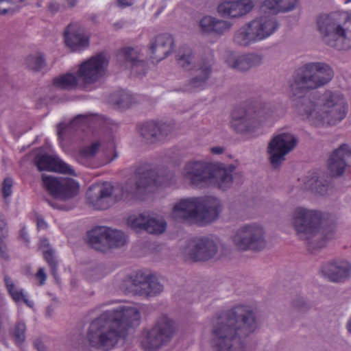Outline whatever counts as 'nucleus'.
<instances>
[{"label":"nucleus","mask_w":351,"mask_h":351,"mask_svg":"<svg viewBox=\"0 0 351 351\" xmlns=\"http://www.w3.org/2000/svg\"><path fill=\"white\" fill-rule=\"evenodd\" d=\"M213 154H221L224 152V148L223 147H213L210 149Z\"/></svg>","instance_id":"61"},{"label":"nucleus","mask_w":351,"mask_h":351,"mask_svg":"<svg viewBox=\"0 0 351 351\" xmlns=\"http://www.w3.org/2000/svg\"><path fill=\"white\" fill-rule=\"evenodd\" d=\"M43 253L45 261L47 262L51 268V273L52 276L55 279L58 280V263L53 256V250L52 249L44 250Z\"/></svg>","instance_id":"49"},{"label":"nucleus","mask_w":351,"mask_h":351,"mask_svg":"<svg viewBox=\"0 0 351 351\" xmlns=\"http://www.w3.org/2000/svg\"><path fill=\"white\" fill-rule=\"evenodd\" d=\"M34 162L40 171H55L62 174L77 176L75 169L70 165L55 156L37 154L34 159Z\"/></svg>","instance_id":"17"},{"label":"nucleus","mask_w":351,"mask_h":351,"mask_svg":"<svg viewBox=\"0 0 351 351\" xmlns=\"http://www.w3.org/2000/svg\"><path fill=\"white\" fill-rule=\"evenodd\" d=\"M36 276L38 278H40V285L44 284V282L46 280V274L45 273L44 269L40 268L37 272Z\"/></svg>","instance_id":"57"},{"label":"nucleus","mask_w":351,"mask_h":351,"mask_svg":"<svg viewBox=\"0 0 351 351\" xmlns=\"http://www.w3.org/2000/svg\"><path fill=\"white\" fill-rule=\"evenodd\" d=\"M25 62L29 69L38 71L45 66V60L43 55L34 54L27 56Z\"/></svg>","instance_id":"44"},{"label":"nucleus","mask_w":351,"mask_h":351,"mask_svg":"<svg viewBox=\"0 0 351 351\" xmlns=\"http://www.w3.org/2000/svg\"><path fill=\"white\" fill-rule=\"evenodd\" d=\"M172 217L176 221H182L188 219L199 221L198 198L182 199L173 208Z\"/></svg>","instance_id":"25"},{"label":"nucleus","mask_w":351,"mask_h":351,"mask_svg":"<svg viewBox=\"0 0 351 351\" xmlns=\"http://www.w3.org/2000/svg\"><path fill=\"white\" fill-rule=\"evenodd\" d=\"M14 5L12 0H0V15H13L19 11L20 7Z\"/></svg>","instance_id":"47"},{"label":"nucleus","mask_w":351,"mask_h":351,"mask_svg":"<svg viewBox=\"0 0 351 351\" xmlns=\"http://www.w3.org/2000/svg\"><path fill=\"white\" fill-rule=\"evenodd\" d=\"M99 271H101L100 267L95 268L91 271L90 276L93 280H97L103 277L104 274L101 273L98 274Z\"/></svg>","instance_id":"56"},{"label":"nucleus","mask_w":351,"mask_h":351,"mask_svg":"<svg viewBox=\"0 0 351 351\" xmlns=\"http://www.w3.org/2000/svg\"><path fill=\"white\" fill-rule=\"evenodd\" d=\"M101 145V143L99 141L95 142L91 144L90 146L84 147L82 150V154L87 158L94 156L97 151L99 150V147Z\"/></svg>","instance_id":"50"},{"label":"nucleus","mask_w":351,"mask_h":351,"mask_svg":"<svg viewBox=\"0 0 351 351\" xmlns=\"http://www.w3.org/2000/svg\"><path fill=\"white\" fill-rule=\"evenodd\" d=\"M135 186L132 181L123 186H113L110 182L93 184L88 189L87 203L97 210H105L123 198L152 191L159 184L156 171L149 165L137 168Z\"/></svg>","instance_id":"3"},{"label":"nucleus","mask_w":351,"mask_h":351,"mask_svg":"<svg viewBox=\"0 0 351 351\" xmlns=\"http://www.w3.org/2000/svg\"><path fill=\"white\" fill-rule=\"evenodd\" d=\"M351 162V149L342 144L331 154L328 160V169L332 176H341Z\"/></svg>","instance_id":"22"},{"label":"nucleus","mask_w":351,"mask_h":351,"mask_svg":"<svg viewBox=\"0 0 351 351\" xmlns=\"http://www.w3.org/2000/svg\"><path fill=\"white\" fill-rule=\"evenodd\" d=\"M174 40L169 34H161L154 37L149 45L150 58L159 62L166 58L174 49Z\"/></svg>","instance_id":"19"},{"label":"nucleus","mask_w":351,"mask_h":351,"mask_svg":"<svg viewBox=\"0 0 351 351\" xmlns=\"http://www.w3.org/2000/svg\"><path fill=\"white\" fill-rule=\"evenodd\" d=\"M3 240L4 239H0V256L5 259H8V256L6 253L5 244Z\"/></svg>","instance_id":"55"},{"label":"nucleus","mask_w":351,"mask_h":351,"mask_svg":"<svg viewBox=\"0 0 351 351\" xmlns=\"http://www.w3.org/2000/svg\"><path fill=\"white\" fill-rule=\"evenodd\" d=\"M8 236V226L5 216L0 213V239H4Z\"/></svg>","instance_id":"53"},{"label":"nucleus","mask_w":351,"mask_h":351,"mask_svg":"<svg viewBox=\"0 0 351 351\" xmlns=\"http://www.w3.org/2000/svg\"><path fill=\"white\" fill-rule=\"evenodd\" d=\"M4 282L9 294L15 302L19 303L23 301L27 306L30 308L33 307L34 302L27 299L23 289L19 290L16 287L10 277L7 275L5 276Z\"/></svg>","instance_id":"35"},{"label":"nucleus","mask_w":351,"mask_h":351,"mask_svg":"<svg viewBox=\"0 0 351 351\" xmlns=\"http://www.w3.org/2000/svg\"><path fill=\"white\" fill-rule=\"evenodd\" d=\"M259 126L252 109H239L232 114L231 127L237 133L246 134L253 132Z\"/></svg>","instance_id":"18"},{"label":"nucleus","mask_w":351,"mask_h":351,"mask_svg":"<svg viewBox=\"0 0 351 351\" xmlns=\"http://www.w3.org/2000/svg\"><path fill=\"white\" fill-rule=\"evenodd\" d=\"M147 217V215L145 214L130 216L128 219V223L133 229L145 230Z\"/></svg>","instance_id":"46"},{"label":"nucleus","mask_w":351,"mask_h":351,"mask_svg":"<svg viewBox=\"0 0 351 351\" xmlns=\"http://www.w3.org/2000/svg\"><path fill=\"white\" fill-rule=\"evenodd\" d=\"M197 198L199 221L209 223L217 219L221 210L220 201L212 196Z\"/></svg>","instance_id":"27"},{"label":"nucleus","mask_w":351,"mask_h":351,"mask_svg":"<svg viewBox=\"0 0 351 351\" xmlns=\"http://www.w3.org/2000/svg\"><path fill=\"white\" fill-rule=\"evenodd\" d=\"M37 227L39 230H45L47 227V223L44 221L43 218L38 217L37 218Z\"/></svg>","instance_id":"60"},{"label":"nucleus","mask_w":351,"mask_h":351,"mask_svg":"<svg viewBox=\"0 0 351 351\" xmlns=\"http://www.w3.org/2000/svg\"><path fill=\"white\" fill-rule=\"evenodd\" d=\"M64 43L71 51H81L89 45L88 38L77 25L69 24L64 32Z\"/></svg>","instance_id":"28"},{"label":"nucleus","mask_w":351,"mask_h":351,"mask_svg":"<svg viewBox=\"0 0 351 351\" xmlns=\"http://www.w3.org/2000/svg\"><path fill=\"white\" fill-rule=\"evenodd\" d=\"M117 3L120 7H126L132 4V0H117Z\"/></svg>","instance_id":"62"},{"label":"nucleus","mask_w":351,"mask_h":351,"mask_svg":"<svg viewBox=\"0 0 351 351\" xmlns=\"http://www.w3.org/2000/svg\"><path fill=\"white\" fill-rule=\"evenodd\" d=\"M323 275L333 282H344L351 276V264L346 261H333L322 265Z\"/></svg>","instance_id":"21"},{"label":"nucleus","mask_w":351,"mask_h":351,"mask_svg":"<svg viewBox=\"0 0 351 351\" xmlns=\"http://www.w3.org/2000/svg\"><path fill=\"white\" fill-rule=\"evenodd\" d=\"M13 180L10 178H5L2 183L1 191L4 198H7L12 195Z\"/></svg>","instance_id":"52"},{"label":"nucleus","mask_w":351,"mask_h":351,"mask_svg":"<svg viewBox=\"0 0 351 351\" xmlns=\"http://www.w3.org/2000/svg\"><path fill=\"white\" fill-rule=\"evenodd\" d=\"M125 337L123 328L117 325L105 312L92 322L86 335L90 346L103 351L115 348L123 342Z\"/></svg>","instance_id":"6"},{"label":"nucleus","mask_w":351,"mask_h":351,"mask_svg":"<svg viewBox=\"0 0 351 351\" xmlns=\"http://www.w3.org/2000/svg\"><path fill=\"white\" fill-rule=\"evenodd\" d=\"M107 239V248L119 247L126 243V237L125 234L120 230L109 228V235Z\"/></svg>","instance_id":"40"},{"label":"nucleus","mask_w":351,"mask_h":351,"mask_svg":"<svg viewBox=\"0 0 351 351\" xmlns=\"http://www.w3.org/2000/svg\"><path fill=\"white\" fill-rule=\"evenodd\" d=\"M41 178L44 188L56 199L69 200L79 193L80 185L72 178H58L44 173Z\"/></svg>","instance_id":"10"},{"label":"nucleus","mask_w":351,"mask_h":351,"mask_svg":"<svg viewBox=\"0 0 351 351\" xmlns=\"http://www.w3.org/2000/svg\"><path fill=\"white\" fill-rule=\"evenodd\" d=\"M316 29L321 42L328 47L339 51L351 49V20L348 12L318 16Z\"/></svg>","instance_id":"5"},{"label":"nucleus","mask_w":351,"mask_h":351,"mask_svg":"<svg viewBox=\"0 0 351 351\" xmlns=\"http://www.w3.org/2000/svg\"><path fill=\"white\" fill-rule=\"evenodd\" d=\"M235 169L233 165L212 163L210 183L215 184L222 191H226L232 185Z\"/></svg>","instance_id":"20"},{"label":"nucleus","mask_w":351,"mask_h":351,"mask_svg":"<svg viewBox=\"0 0 351 351\" xmlns=\"http://www.w3.org/2000/svg\"><path fill=\"white\" fill-rule=\"evenodd\" d=\"M112 27L114 28V29H119L121 28H122L123 27V23L121 22H117V23H115L112 25Z\"/></svg>","instance_id":"64"},{"label":"nucleus","mask_w":351,"mask_h":351,"mask_svg":"<svg viewBox=\"0 0 351 351\" xmlns=\"http://www.w3.org/2000/svg\"><path fill=\"white\" fill-rule=\"evenodd\" d=\"M292 223L298 238L311 250L325 247L335 235L334 223L324 219L322 214L315 210L297 208L293 213Z\"/></svg>","instance_id":"4"},{"label":"nucleus","mask_w":351,"mask_h":351,"mask_svg":"<svg viewBox=\"0 0 351 351\" xmlns=\"http://www.w3.org/2000/svg\"><path fill=\"white\" fill-rule=\"evenodd\" d=\"M59 8V4L56 1H51L49 4V10L53 13L58 12Z\"/></svg>","instance_id":"58"},{"label":"nucleus","mask_w":351,"mask_h":351,"mask_svg":"<svg viewBox=\"0 0 351 351\" xmlns=\"http://www.w3.org/2000/svg\"><path fill=\"white\" fill-rule=\"evenodd\" d=\"M176 61L179 66L190 70L196 64L193 51L188 47H180L176 55Z\"/></svg>","instance_id":"36"},{"label":"nucleus","mask_w":351,"mask_h":351,"mask_svg":"<svg viewBox=\"0 0 351 351\" xmlns=\"http://www.w3.org/2000/svg\"><path fill=\"white\" fill-rule=\"evenodd\" d=\"M333 69L323 62H311L298 67L292 75L289 93L293 100L299 99L296 108L311 124L318 128L335 126L348 112L345 95L337 89H326L318 97H304L311 90L322 88L333 78Z\"/></svg>","instance_id":"1"},{"label":"nucleus","mask_w":351,"mask_h":351,"mask_svg":"<svg viewBox=\"0 0 351 351\" xmlns=\"http://www.w3.org/2000/svg\"><path fill=\"white\" fill-rule=\"evenodd\" d=\"M26 325L22 321H19L14 326L12 336L17 346H21L25 340Z\"/></svg>","instance_id":"45"},{"label":"nucleus","mask_w":351,"mask_h":351,"mask_svg":"<svg viewBox=\"0 0 351 351\" xmlns=\"http://www.w3.org/2000/svg\"><path fill=\"white\" fill-rule=\"evenodd\" d=\"M123 286L128 293L146 298L156 297L164 290V285L158 277L141 271L126 278Z\"/></svg>","instance_id":"9"},{"label":"nucleus","mask_w":351,"mask_h":351,"mask_svg":"<svg viewBox=\"0 0 351 351\" xmlns=\"http://www.w3.org/2000/svg\"><path fill=\"white\" fill-rule=\"evenodd\" d=\"M108 63L106 57L101 53L83 62L77 72L79 81L84 87L99 82L106 74Z\"/></svg>","instance_id":"11"},{"label":"nucleus","mask_w":351,"mask_h":351,"mask_svg":"<svg viewBox=\"0 0 351 351\" xmlns=\"http://www.w3.org/2000/svg\"><path fill=\"white\" fill-rule=\"evenodd\" d=\"M114 97V101L119 108H130L135 102L133 96L124 90L118 92Z\"/></svg>","instance_id":"43"},{"label":"nucleus","mask_w":351,"mask_h":351,"mask_svg":"<svg viewBox=\"0 0 351 351\" xmlns=\"http://www.w3.org/2000/svg\"><path fill=\"white\" fill-rule=\"evenodd\" d=\"M213 60L211 58H203L194 66L195 75L189 81L186 90L192 91L203 86L210 77Z\"/></svg>","instance_id":"24"},{"label":"nucleus","mask_w":351,"mask_h":351,"mask_svg":"<svg viewBox=\"0 0 351 351\" xmlns=\"http://www.w3.org/2000/svg\"><path fill=\"white\" fill-rule=\"evenodd\" d=\"M294 308L300 311L305 312L309 310L311 307L310 303L303 298H298L293 302Z\"/></svg>","instance_id":"51"},{"label":"nucleus","mask_w":351,"mask_h":351,"mask_svg":"<svg viewBox=\"0 0 351 351\" xmlns=\"http://www.w3.org/2000/svg\"><path fill=\"white\" fill-rule=\"evenodd\" d=\"M275 109L270 104H265L254 110L255 117L258 120L259 125L261 122L272 117L274 114Z\"/></svg>","instance_id":"42"},{"label":"nucleus","mask_w":351,"mask_h":351,"mask_svg":"<svg viewBox=\"0 0 351 351\" xmlns=\"http://www.w3.org/2000/svg\"><path fill=\"white\" fill-rule=\"evenodd\" d=\"M279 24L274 17L261 16L249 22V27L254 32L258 41L272 35L278 28Z\"/></svg>","instance_id":"29"},{"label":"nucleus","mask_w":351,"mask_h":351,"mask_svg":"<svg viewBox=\"0 0 351 351\" xmlns=\"http://www.w3.org/2000/svg\"><path fill=\"white\" fill-rule=\"evenodd\" d=\"M175 332L173 320L163 315L151 328L143 332L141 346L145 351H158L170 343Z\"/></svg>","instance_id":"7"},{"label":"nucleus","mask_w":351,"mask_h":351,"mask_svg":"<svg viewBox=\"0 0 351 351\" xmlns=\"http://www.w3.org/2000/svg\"><path fill=\"white\" fill-rule=\"evenodd\" d=\"M109 228L105 226L97 227L88 232V243L97 250L103 251L107 248Z\"/></svg>","instance_id":"32"},{"label":"nucleus","mask_w":351,"mask_h":351,"mask_svg":"<svg viewBox=\"0 0 351 351\" xmlns=\"http://www.w3.org/2000/svg\"><path fill=\"white\" fill-rule=\"evenodd\" d=\"M227 65L237 71L245 72L248 71L245 53L239 56L230 54L226 59Z\"/></svg>","instance_id":"38"},{"label":"nucleus","mask_w":351,"mask_h":351,"mask_svg":"<svg viewBox=\"0 0 351 351\" xmlns=\"http://www.w3.org/2000/svg\"><path fill=\"white\" fill-rule=\"evenodd\" d=\"M47 202H48L49 204L51 207H53L54 208L60 209V210H66V209H67L65 206L58 205V204H56L53 202L50 201V200H48Z\"/></svg>","instance_id":"63"},{"label":"nucleus","mask_w":351,"mask_h":351,"mask_svg":"<svg viewBox=\"0 0 351 351\" xmlns=\"http://www.w3.org/2000/svg\"><path fill=\"white\" fill-rule=\"evenodd\" d=\"M258 328L253 308L237 304L226 311L214 322L211 344L215 351H245L246 340Z\"/></svg>","instance_id":"2"},{"label":"nucleus","mask_w":351,"mask_h":351,"mask_svg":"<svg viewBox=\"0 0 351 351\" xmlns=\"http://www.w3.org/2000/svg\"><path fill=\"white\" fill-rule=\"evenodd\" d=\"M146 221L145 230L148 233L161 234L166 228V223L162 219H156L154 217H149V216L147 215Z\"/></svg>","instance_id":"41"},{"label":"nucleus","mask_w":351,"mask_h":351,"mask_svg":"<svg viewBox=\"0 0 351 351\" xmlns=\"http://www.w3.org/2000/svg\"><path fill=\"white\" fill-rule=\"evenodd\" d=\"M104 312L117 325L123 328L125 336L128 328L138 326L141 322V313L135 306H119Z\"/></svg>","instance_id":"15"},{"label":"nucleus","mask_w":351,"mask_h":351,"mask_svg":"<svg viewBox=\"0 0 351 351\" xmlns=\"http://www.w3.org/2000/svg\"><path fill=\"white\" fill-rule=\"evenodd\" d=\"M40 247L44 250L51 249L50 247L49 242L47 239H41L40 241Z\"/></svg>","instance_id":"59"},{"label":"nucleus","mask_w":351,"mask_h":351,"mask_svg":"<svg viewBox=\"0 0 351 351\" xmlns=\"http://www.w3.org/2000/svg\"><path fill=\"white\" fill-rule=\"evenodd\" d=\"M34 346L38 351H47V348L40 338H37L34 341Z\"/></svg>","instance_id":"54"},{"label":"nucleus","mask_w":351,"mask_h":351,"mask_svg":"<svg viewBox=\"0 0 351 351\" xmlns=\"http://www.w3.org/2000/svg\"><path fill=\"white\" fill-rule=\"evenodd\" d=\"M78 77L73 74L67 73L53 80V83L62 89H73L77 86Z\"/></svg>","instance_id":"39"},{"label":"nucleus","mask_w":351,"mask_h":351,"mask_svg":"<svg viewBox=\"0 0 351 351\" xmlns=\"http://www.w3.org/2000/svg\"><path fill=\"white\" fill-rule=\"evenodd\" d=\"M234 247L239 251L261 252L267 246L266 232L257 223L243 225L232 236Z\"/></svg>","instance_id":"8"},{"label":"nucleus","mask_w":351,"mask_h":351,"mask_svg":"<svg viewBox=\"0 0 351 351\" xmlns=\"http://www.w3.org/2000/svg\"><path fill=\"white\" fill-rule=\"evenodd\" d=\"M233 41L241 47H248L258 41L254 32L249 27V22L235 32Z\"/></svg>","instance_id":"33"},{"label":"nucleus","mask_w":351,"mask_h":351,"mask_svg":"<svg viewBox=\"0 0 351 351\" xmlns=\"http://www.w3.org/2000/svg\"><path fill=\"white\" fill-rule=\"evenodd\" d=\"M211 165L200 161L189 162L184 167L183 177L193 186L204 187L210 184Z\"/></svg>","instance_id":"14"},{"label":"nucleus","mask_w":351,"mask_h":351,"mask_svg":"<svg viewBox=\"0 0 351 351\" xmlns=\"http://www.w3.org/2000/svg\"><path fill=\"white\" fill-rule=\"evenodd\" d=\"M254 8L252 0L224 1L217 6V12L222 16L238 18L249 13Z\"/></svg>","instance_id":"23"},{"label":"nucleus","mask_w":351,"mask_h":351,"mask_svg":"<svg viewBox=\"0 0 351 351\" xmlns=\"http://www.w3.org/2000/svg\"><path fill=\"white\" fill-rule=\"evenodd\" d=\"M117 56L118 62L129 66L131 72L136 75H143L147 71V63L143 54L134 48L123 47L118 51Z\"/></svg>","instance_id":"16"},{"label":"nucleus","mask_w":351,"mask_h":351,"mask_svg":"<svg viewBox=\"0 0 351 351\" xmlns=\"http://www.w3.org/2000/svg\"><path fill=\"white\" fill-rule=\"evenodd\" d=\"M248 71L261 65L263 62V55L258 53H245Z\"/></svg>","instance_id":"48"},{"label":"nucleus","mask_w":351,"mask_h":351,"mask_svg":"<svg viewBox=\"0 0 351 351\" xmlns=\"http://www.w3.org/2000/svg\"><path fill=\"white\" fill-rule=\"evenodd\" d=\"M171 131L172 128L169 125L154 121L145 123L140 128L141 136L149 143L162 140Z\"/></svg>","instance_id":"26"},{"label":"nucleus","mask_w":351,"mask_h":351,"mask_svg":"<svg viewBox=\"0 0 351 351\" xmlns=\"http://www.w3.org/2000/svg\"><path fill=\"white\" fill-rule=\"evenodd\" d=\"M298 0H265L262 8L273 13L286 12L293 10Z\"/></svg>","instance_id":"34"},{"label":"nucleus","mask_w":351,"mask_h":351,"mask_svg":"<svg viewBox=\"0 0 351 351\" xmlns=\"http://www.w3.org/2000/svg\"><path fill=\"white\" fill-rule=\"evenodd\" d=\"M232 25L228 21L218 19L210 15L203 16L198 23L199 31L204 35H223L230 30Z\"/></svg>","instance_id":"30"},{"label":"nucleus","mask_w":351,"mask_h":351,"mask_svg":"<svg viewBox=\"0 0 351 351\" xmlns=\"http://www.w3.org/2000/svg\"><path fill=\"white\" fill-rule=\"evenodd\" d=\"M218 252V244L208 237H199L190 241L183 249L186 258L193 261H208Z\"/></svg>","instance_id":"13"},{"label":"nucleus","mask_w":351,"mask_h":351,"mask_svg":"<svg viewBox=\"0 0 351 351\" xmlns=\"http://www.w3.org/2000/svg\"><path fill=\"white\" fill-rule=\"evenodd\" d=\"M298 139L291 133L283 132L275 136L269 143V160L274 168L279 167L285 156L294 149Z\"/></svg>","instance_id":"12"},{"label":"nucleus","mask_w":351,"mask_h":351,"mask_svg":"<svg viewBox=\"0 0 351 351\" xmlns=\"http://www.w3.org/2000/svg\"><path fill=\"white\" fill-rule=\"evenodd\" d=\"M87 117L85 115L79 114L75 117L69 123H60L58 126V135L60 138L62 135L69 132L71 130L76 129L77 128L86 124Z\"/></svg>","instance_id":"37"},{"label":"nucleus","mask_w":351,"mask_h":351,"mask_svg":"<svg viewBox=\"0 0 351 351\" xmlns=\"http://www.w3.org/2000/svg\"><path fill=\"white\" fill-rule=\"evenodd\" d=\"M304 184L306 189L324 195L328 191L329 181L325 178L323 173L313 172L305 177Z\"/></svg>","instance_id":"31"}]
</instances>
